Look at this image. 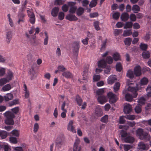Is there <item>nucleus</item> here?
I'll return each mask as SVG.
<instances>
[{"label": "nucleus", "mask_w": 151, "mask_h": 151, "mask_svg": "<svg viewBox=\"0 0 151 151\" xmlns=\"http://www.w3.org/2000/svg\"><path fill=\"white\" fill-rule=\"evenodd\" d=\"M140 88L138 86H137L136 88L133 87L132 86H129L128 88V90L131 92L132 94V95L127 93L126 94L125 98L127 101L131 102L133 98L136 97L137 95L136 91Z\"/></svg>", "instance_id": "nucleus-1"}, {"label": "nucleus", "mask_w": 151, "mask_h": 151, "mask_svg": "<svg viewBox=\"0 0 151 151\" xmlns=\"http://www.w3.org/2000/svg\"><path fill=\"white\" fill-rule=\"evenodd\" d=\"M4 115L6 118L5 121L6 124L12 125L14 124L13 119L15 116L13 113L11 111H7L4 114Z\"/></svg>", "instance_id": "nucleus-2"}, {"label": "nucleus", "mask_w": 151, "mask_h": 151, "mask_svg": "<svg viewBox=\"0 0 151 151\" xmlns=\"http://www.w3.org/2000/svg\"><path fill=\"white\" fill-rule=\"evenodd\" d=\"M137 136L141 140L145 139L146 138L149 137L147 132H144L142 129L139 128L136 131Z\"/></svg>", "instance_id": "nucleus-3"}, {"label": "nucleus", "mask_w": 151, "mask_h": 151, "mask_svg": "<svg viewBox=\"0 0 151 151\" xmlns=\"http://www.w3.org/2000/svg\"><path fill=\"white\" fill-rule=\"evenodd\" d=\"M64 136L63 135H59L57 138L55 143L57 147H60L64 145Z\"/></svg>", "instance_id": "nucleus-4"}, {"label": "nucleus", "mask_w": 151, "mask_h": 151, "mask_svg": "<svg viewBox=\"0 0 151 151\" xmlns=\"http://www.w3.org/2000/svg\"><path fill=\"white\" fill-rule=\"evenodd\" d=\"M76 4L75 2H71L68 3V5L70 7L69 11V13L74 14L76 11L77 7L75 5Z\"/></svg>", "instance_id": "nucleus-5"}, {"label": "nucleus", "mask_w": 151, "mask_h": 151, "mask_svg": "<svg viewBox=\"0 0 151 151\" xmlns=\"http://www.w3.org/2000/svg\"><path fill=\"white\" fill-rule=\"evenodd\" d=\"M107 96L109 99V101L110 103H114L118 100L116 96L111 92L107 94Z\"/></svg>", "instance_id": "nucleus-6"}, {"label": "nucleus", "mask_w": 151, "mask_h": 151, "mask_svg": "<svg viewBox=\"0 0 151 151\" xmlns=\"http://www.w3.org/2000/svg\"><path fill=\"white\" fill-rule=\"evenodd\" d=\"M74 121L73 120H70L67 125V130L73 133H76V132L75 127L73 126Z\"/></svg>", "instance_id": "nucleus-7"}, {"label": "nucleus", "mask_w": 151, "mask_h": 151, "mask_svg": "<svg viewBox=\"0 0 151 151\" xmlns=\"http://www.w3.org/2000/svg\"><path fill=\"white\" fill-rule=\"evenodd\" d=\"M12 37V32L11 30L7 32L6 34L5 40L6 42L9 44L11 40Z\"/></svg>", "instance_id": "nucleus-8"}, {"label": "nucleus", "mask_w": 151, "mask_h": 151, "mask_svg": "<svg viewBox=\"0 0 151 151\" xmlns=\"http://www.w3.org/2000/svg\"><path fill=\"white\" fill-rule=\"evenodd\" d=\"M103 114L102 109L99 107H97L95 109L94 114V117L95 118H97L101 116Z\"/></svg>", "instance_id": "nucleus-9"}, {"label": "nucleus", "mask_w": 151, "mask_h": 151, "mask_svg": "<svg viewBox=\"0 0 151 151\" xmlns=\"http://www.w3.org/2000/svg\"><path fill=\"white\" fill-rule=\"evenodd\" d=\"M79 42H74L73 45V50L74 53L75 54L76 56L78 55V51L79 48Z\"/></svg>", "instance_id": "nucleus-10"}, {"label": "nucleus", "mask_w": 151, "mask_h": 151, "mask_svg": "<svg viewBox=\"0 0 151 151\" xmlns=\"http://www.w3.org/2000/svg\"><path fill=\"white\" fill-rule=\"evenodd\" d=\"M148 148V146L142 142H140L138 144V148L141 150H146Z\"/></svg>", "instance_id": "nucleus-11"}, {"label": "nucleus", "mask_w": 151, "mask_h": 151, "mask_svg": "<svg viewBox=\"0 0 151 151\" xmlns=\"http://www.w3.org/2000/svg\"><path fill=\"white\" fill-rule=\"evenodd\" d=\"M134 75L136 76H139L141 75V68L140 66L137 65L134 68Z\"/></svg>", "instance_id": "nucleus-12"}, {"label": "nucleus", "mask_w": 151, "mask_h": 151, "mask_svg": "<svg viewBox=\"0 0 151 151\" xmlns=\"http://www.w3.org/2000/svg\"><path fill=\"white\" fill-rule=\"evenodd\" d=\"M66 19L70 21H76L78 18L73 14L70 13L67 14L65 16Z\"/></svg>", "instance_id": "nucleus-13"}, {"label": "nucleus", "mask_w": 151, "mask_h": 151, "mask_svg": "<svg viewBox=\"0 0 151 151\" xmlns=\"http://www.w3.org/2000/svg\"><path fill=\"white\" fill-rule=\"evenodd\" d=\"M132 106L129 104H125L124 108V112L126 114H128L132 110Z\"/></svg>", "instance_id": "nucleus-14"}, {"label": "nucleus", "mask_w": 151, "mask_h": 151, "mask_svg": "<svg viewBox=\"0 0 151 151\" xmlns=\"http://www.w3.org/2000/svg\"><path fill=\"white\" fill-rule=\"evenodd\" d=\"M116 80L115 75H111L109 76L107 80V83L110 85L112 84Z\"/></svg>", "instance_id": "nucleus-15"}, {"label": "nucleus", "mask_w": 151, "mask_h": 151, "mask_svg": "<svg viewBox=\"0 0 151 151\" xmlns=\"http://www.w3.org/2000/svg\"><path fill=\"white\" fill-rule=\"evenodd\" d=\"M98 66L99 68H104L106 66V63L104 59H101L98 62Z\"/></svg>", "instance_id": "nucleus-16"}, {"label": "nucleus", "mask_w": 151, "mask_h": 151, "mask_svg": "<svg viewBox=\"0 0 151 151\" xmlns=\"http://www.w3.org/2000/svg\"><path fill=\"white\" fill-rule=\"evenodd\" d=\"M13 98V95L11 93H8L4 96V99L6 101H9Z\"/></svg>", "instance_id": "nucleus-17"}, {"label": "nucleus", "mask_w": 151, "mask_h": 151, "mask_svg": "<svg viewBox=\"0 0 151 151\" xmlns=\"http://www.w3.org/2000/svg\"><path fill=\"white\" fill-rule=\"evenodd\" d=\"M80 142V139L79 138H78V137H76V139L75 140V141L74 142L73 146V151H77L78 147V145Z\"/></svg>", "instance_id": "nucleus-18"}, {"label": "nucleus", "mask_w": 151, "mask_h": 151, "mask_svg": "<svg viewBox=\"0 0 151 151\" xmlns=\"http://www.w3.org/2000/svg\"><path fill=\"white\" fill-rule=\"evenodd\" d=\"M98 102L101 104H102L107 101V99L105 96H100L98 97Z\"/></svg>", "instance_id": "nucleus-19"}, {"label": "nucleus", "mask_w": 151, "mask_h": 151, "mask_svg": "<svg viewBox=\"0 0 151 151\" xmlns=\"http://www.w3.org/2000/svg\"><path fill=\"white\" fill-rule=\"evenodd\" d=\"M134 73L133 71L130 69H129L127 71L126 74L127 77L130 78H134Z\"/></svg>", "instance_id": "nucleus-20"}, {"label": "nucleus", "mask_w": 151, "mask_h": 151, "mask_svg": "<svg viewBox=\"0 0 151 151\" xmlns=\"http://www.w3.org/2000/svg\"><path fill=\"white\" fill-rule=\"evenodd\" d=\"M0 146L1 148H4V151H10V149L6 143H0Z\"/></svg>", "instance_id": "nucleus-21"}, {"label": "nucleus", "mask_w": 151, "mask_h": 151, "mask_svg": "<svg viewBox=\"0 0 151 151\" xmlns=\"http://www.w3.org/2000/svg\"><path fill=\"white\" fill-rule=\"evenodd\" d=\"M129 18V15L126 13H124L121 15V20L123 21H127Z\"/></svg>", "instance_id": "nucleus-22"}, {"label": "nucleus", "mask_w": 151, "mask_h": 151, "mask_svg": "<svg viewBox=\"0 0 151 151\" xmlns=\"http://www.w3.org/2000/svg\"><path fill=\"white\" fill-rule=\"evenodd\" d=\"M12 87L9 84H7L2 88L1 91H6L10 90Z\"/></svg>", "instance_id": "nucleus-23"}, {"label": "nucleus", "mask_w": 151, "mask_h": 151, "mask_svg": "<svg viewBox=\"0 0 151 151\" xmlns=\"http://www.w3.org/2000/svg\"><path fill=\"white\" fill-rule=\"evenodd\" d=\"M59 9L58 7L54 8L52 10L51 14L53 17L56 16L59 11Z\"/></svg>", "instance_id": "nucleus-24"}, {"label": "nucleus", "mask_w": 151, "mask_h": 151, "mask_svg": "<svg viewBox=\"0 0 151 151\" xmlns=\"http://www.w3.org/2000/svg\"><path fill=\"white\" fill-rule=\"evenodd\" d=\"M123 140L126 142L132 143L134 141V139L132 137H128L125 138Z\"/></svg>", "instance_id": "nucleus-25"}, {"label": "nucleus", "mask_w": 151, "mask_h": 151, "mask_svg": "<svg viewBox=\"0 0 151 151\" xmlns=\"http://www.w3.org/2000/svg\"><path fill=\"white\" fill-rule=\"evenodd\" d=\"M84 9L82 7H79L76 10V14L78 16L81 15L84 13Z\"/></svg>", "instance_id": "nucleus-26"}, {"label": "nucleus", "mask_w": 151, "mask_h": 151, "mask_svg": "<svg viewBox=\"0 0 151 151\" xmlns=\"http://www.w3.org/2000/svg\"><path fill=\"white\" fill-rule=\"evenodd\" d=\"M62 75L66 78H70L72 77V74L69 71H66L62 73Z\"/></svg>", "instance_id": "nucleus-27"}, {"label": "nucleus", "mask_w": 151, "mask_h": 151, "mask_svg": "<svg viewBox=\"0 0 151 151\" xmlns=\"http://www.w3.org/2000/svg\"><path fill=\"white\" fill-rule=\"evenodd\" d=\"M142 56L144 58H149L150 56V52L148 51H144L142 53Z\"/></svg>", "instance_id": "nucleus-28"}, {"label": "nucleus", "mask_w": 151, "mask_h": 151, "mask_svg": "<svg viewBox=\"0 0 151 151\" xmlns=\"http://www.w3.org/2000/svg\"><path fill=\"white\" fill-rule=\"evenodd\" d=\"M7 134L5 131H0V137L2 139L5 138L7 137Z\"/></svg>", "instance_id": "nucleus-29"}, {"label": "nucleus", "mask_w": 151, "mask_h": 151, "mask_svg": "<svg viewBox=\"0 0 151 151\" xmlns=\"http://www.w3.org/2000/svg\"><path fill=\"white\" fill-rule=\"evenodd\" d=\"M148 83V80L147 78L144 77L140 81V84L141 86L147 85Z\"/></svg>", "instance_id": "nucleus-30"}, {"label": "nucleus", "mask_w": 151, "mask_h": 151, "mask_svg": "<svg viewBox=\"0 0 151 151\" xmlns=\"http://www.w3.org/2000/svg\"><path fill=\"white\" fill-rule=\"evenodd\" d=\"M9 82L6 78H2L0 79V86H2Z\"/></svg>", "instance_id": "nucleus-31"}, {"label": "nucleus", "mask_w": 151, "mask_h": 151, "mask_svg": "<svg viewBox=\"0 0 151 151\" xmlns=\"http://www.w3.org/2000/svg\"><path fill=\"white\" fill-rule=\"evenodd\" d=\"M29 75L31 76V79L32 80L36 77V73L33 69L30 70L29 72Z\"/></svg>", "instance_id": "nucleus-32"}, {"label": "nucleus", "mask_w": 151, "mask_h": 151, "mask_svg": "<svg viewBox=\"0 0 151 151\" xmlns=\"http://www.w3.org/2000/svg\"><path fill=\"white\" fill-rule=\"evenodd\" d=\"M11 134L16 137H19V131L14 129L11 132Z\"/></svg>", "instance_id": "nucleus-33"}, {"label": "nucleus", "mask_w": 151, "mask_h": 151, "mask_svg": "<svg viewBox=\"0 0 151 151\" xmlns=\"http://www.w3.org/2000/svg\"><path fill=\"white\" fill-rule=\"evenodd\" d=\"M24 91H25V97L26 98H28L29 95V91L27 89L26 86L25 85H24Z\"/></svg>", "instance_id": "nucleus-34"}, {"label": "nucleus", "mask_w": 151, "mask_h": 151, "mask_svg": "<svg viewBox=\"0 0 151 151\" xmlns=\"http://www.w3.org/2000/svg\"><path fill=\"white\" fill-rule=\"evenodd\" d=\"M113 57L114 60L115 61H117L120 60V56L119 54L117 52H116L113 55Z\"/></svg>", "instance_id": "nucleus-35"}, {"label": "nucleus", "mask_w": 151, "mask_h": 151, "mask_svg": "<svg viewBox=\"0 0 151 151\" xmlns=\"http://www.w3.org/2000/svg\"><path fill=\"white\" fill-rule=\"evenodd\" d=\"M132 10L135 13H137L140 10V8L137 5H134L132 7Z\"/></svg>", "instance_id": "nucleus-36"}, {"label": "nucleus", "mask_w": 151, "mask_h": 151, "mask_svg": "<svg viewBox=\"0 0 151 151\" xmlns=\"http://www.w3.org/2000/svg\"><path fill=\"white\" fill-rule=\"evenodd\" d=\"M101 121L105 123H107L108 122V116L106 115H105L101 118Z\"/></svg>", "instance_id": "nucleus-37"}, {"label": "nucleus", "mask_w": 151, "mask_h": 151, "mask_svg": "<svg viewBox=\"0 0 151 151\" xmlns=\"http://www.w3.org/2000/svg\"><path fill=\"white\" fill-rule=\"evenodd\" d=\"M7 18L8 19L9 24L11 27L14 26V23L13 22L12 19L11 18V15L10 14H9L7 15Z\"/></svg>", "instance_id": "nucleus-38"}, {"label": "nucleus", "mask_w": 151, "mask_h": 151, "mask_svg": "<svg viewBox=\"0 0 151 151\" xmlns=\"http://www.w3.org/2000/svg\"><path fill=\"white\" fill-rule=\"evenodd\" d=\"M29 21L30 23L34 24L35 22V17L34 14H32L30 16H29Z\"/></svg>", "instance_id": "nucleus-39"}, {"label": "nucleus", "mask_w": 151, "mask_h": 151, "mask_svg": "<svg viewBox=\"0 0 151 151\" xmlns=\"http://www.w3.org/2000/svg\"><path fill=\"white\" fill-rule=\"evenodd\" d=\"M19 103V100L18 99H15L10 102L9 104V105L11 106L14 105L18 104Z\"/></svg>", "instance_id": "nucleus-40"}, {"label": "nucleus", "mask_w": 151, "mask_h": 151, "mask_svg": "<svg viewBox=\"0 0 151 151\" xmlns=\"http://www.w3.org/2000/svg\"><path fill=\"white\" fill-rule=\"evenodd\" d=\"M125 44L127 45H129L132 42V39L129 37L126 38L124 41Z\"/></svg>", "instance_id": "nucleus-41"}, {"label": "nucleus", "mask_w": 151, "mask_h": 151, "mask_svg": "<svg viewBox=\"0 0 151 151\" xmlns=\"http://www.w3.org/2000/svg\"><path fill=\"white\" fill-rule=\"evenodd\" d=\"M66 0H55L54 4L56 5H60L63 4Z\"/></svg>", "instance_id": "nucleus-42"}, {"label": "nucleus", "mask_w": 151, "mask_h": 151, "mask_svg": "<svg viewBox=\"0 0 151 151\" xmlns=\"http://www.w3.org/2000/svg\"><path fill=\"white\" fill-rule=\"evenodd\" d=\"M120 86V84L118 82L116 83L114 86V92H116L117 91L119 88Z\"/></svg>", "instance_id": "nucleus-43"}, {"label": "nucleus", "mask_w": 151, "mask_h": 151, "mask_svg": "<svg viewBox=\"0 0 151 151\" xmlns=\"http://www.w3.org/2000/svg\"><path fill=\"white\" fill-rule=\"evenodd\" d=\"M9 141L10 142L13 144H16L17 142V138L13 137H11L9 138Z\"/></svg>", "instance_id": "nucleus-44"}, {"label": "nucleus", "mask_w": 151, "mask_h": 151, "mask_svg": "<svg viewBox=\"0 0 151 151\" xmlns=\"http://www.w3.org/2000/svg\"><path fill=\"white\" fill-rule=\"evenodd\" d=\"M6 70L5 68L0 67V76H3L5 74Z\"/></svg>", "instance_id": "nucleus-45"}, {"label": "nucleus", "mask_w": 151, "mask_h": 151, "mask_svg": "<svg viewBox=\"0 0 151 151\" xmlns=\"http://www.w3.org/2000/svg\"><path fill=\"white\" fill-rule=\"evenodd\" d=\"M45 38L44 40V42L43 43L45 45H47L48 44V36L47 33L46 32H45Z\"/></svg>", "instance_id": "nucleus-46"}, {"label": "nucleus", "mask_w": 151, "mask_h": 151, "mask_svg": "<svg viewBox=\"0 0 151 151\" xmlns=\"http://www.w3.org/2000/svg\"><path fill=\"white\" fill-rule=\"evenodd\" d=\"M145 100L143 97H141L138 100V102L139 105H142L145 103Z\"/></svg>", "instance_id": "nucleus-47"}, {"label": "nucleus", "mask_w": 151, "mask_h": 151, "mask_svg": "<svg viewBox=\"0 0 151 151\" xmlns=\"http://www.w3.org/2000/svg\"><path fill=\"white\" fill-rule=\"evenodd\" d=\"M116 68L117 71H121L122 68L121 64L120 63H117L116 65Z\"/></svg>", "instance_id": "nucleus-48"}, {"label": "nucleus", "mask_w": 151, "mask_h": 151, "mask_svg": "<svg viewBox=\"0 0 151 151\" xmlns=\"http://www.w3.org/2000/svg\"><path fill=\"white\" fill-rule=\"evenodd\" d=\"M76 100L78 105L81 106L82 101L81 98L78 96H76Z\"/></svg>", "instance_id": "nucleus-49"}, {"label": "nucleus", "mask_w": 151, "mask_h": 151, "mask_svg": "<svg viewBox=\"0 0 151 151\" xmlns=\"http://www.w3.org/2000/svg\"><path fill=\"white\" fill-rule=\"evenodd\" d=\"M113 60L111 56L107 57L106 59V63L109 64H111L113 63Z\"/></svg>", "instance_id": "nucleus-50"}, {"label": "nucleus", "mask_w": 151, "mask_h": 151, "mask_svg": "<svg viewBox=\"0 0 151 151\" xmlns=\"http://www.w3.org/2000/svg\"><path fill=\"white\" fill-rule=\"evenodd\" d=\"M132 23L131 22H127L126 23L124 28V29H127L131 28L132 27Z\"/></svg>", "instance_id": "nucleus-51"}, {"label": "nucleus", "mask_w": 151, "mask_h": 151, "mask_svg": "<svg viewBox=\"0 0 151 151\" xmlns=\"http://www.w3.org/2000/svg\"><path fill=\"white\" fill-rule=\"evenodd\" d=\"M13 73L10 70H9L8 73L7 78L9 81L12 79V78L13 77Z\"/></svg>", "instance_id": "nucleus-52"}, {"label": "nucleus", "mask_w": 151, "mask_h": 151, "mask_svg": "<svg viewBox=\"0 0 151 151\" xmlns=\"http://www.w3.org/2000/svg\"><path fill=\"white\" fill-rule=\"evenodd\" d=\"M132 32L131 30H125L124 31L123 35L124 36H128L131 35Z\"/></svg>", "instance_id": "nucleus-53"}, {"label": "nucleus", "mask_w": 151, "mask_h": 151, "mask_svg": "<svg viewBox=\"0 0 151 151\" xmlns=\"http://www.w3.org/2000/svg\"><path fill=\"white\" fill-rule=\"evenodd\" d=\"M39 129V125L37 123L34 124L33 126V131L35 133H36Z\"/></svg>", "instance_id": "nucleus-54"}, {"label": "nucleus", "mask_w": 151, "mask_h": 151, "mask_svg": "<svg viewBox=\"0 0 151 151\" xmlns=\"http://www.w3.org/2000/svg\"><path fill=\"white\" fill-rule=\"evenodd\" d=\"M93 25L95 28V29L97 31L99 30L100 29V28L99 26V22L98 21H96L94 22Z\"/></svg>", "instance_id": "nucleus-55"}, {"label": "nucleus", "mask_w": 151, "mask_h": 151, "mask_svg": "<svg viewBox=\"0 0 151 151\" xmlns=\"http://www.w3.org/2000/svg\"><path fill=\"white\" fill-rule=\"evenodd\" d=\"M147 96L148 97L151 96V86H148L146 89Z\"/></svg>", "instance_id": "nucleus-56"}, {"label": "nucleus", "mask_w": 151, "mask_h": 151, "mask_svg": "<svg viewBox=\"0 0 151 151\" xmlns=\"http://www.w3.org/2000/svg\"><path fill=\"white\" fill-rule=\"evenodd\" d=\"M104 92V88L99 89L96 91V94L98 95H101Z\"/></svg>", "instance_id": "nucleus-57"}, {"label": "nucleus", "mask_w": 151, "mask_h": 151, "mask_svg": "<svg viewBox=\"0 0 151 151\" xmlns=\"http://www.w3.org/2000/svg\"><path fill=\"white\" fill-rule=\"evenodd\" d=\"M122 32V30L121 29H115L114 30V33L115 36H117Z\"/></svg>", "instance_id": "nucleus-58"}, {"label": "nucleus", "mask_w": 151, "mask_h": 151, "mask_svg": "<svg viewBox=\"0 0 151 151\" xmlns=\"http://www.w3.org/2000/svg\"><path fill=\"white\" fill-rule=\"evenodd\" d=\"M120 134L121 135L122 139L123 140L124 139V137L127 136V134L125 131L122 130L121 131Z\"/></svg>", "instance_id": "nucleus-59"}, {"label": "nucleus", "mask_w": 151, "mask_h": 151, "mask_svg": "<svg viewBox=\"0 0 151 151\" xmlns=\"http://www.w3.org/2000/svg\"><path fill=\"white\" fill-rule=\"evenodd\" d=\"M139 105H137L134 109L135 112L137 113H139L141 111V109Z\"/></svg>", "instance_id": "nucleus-60"}, {"label": "nucleus", "mask_w": 151, "mask_h": 151, "mask_svg": "<svg viewBox=\"0 0 151 151\" xmlns=\"http://www.w3.org/2000/svg\"><path fill=\"white\" fill-rule=\"evenodd\" d=\"M125 118L128 119L132 120L135 118V116L134 115H129L125 116Z\"/></svg>", "instance_id": "nucleus-61"}, {"label": "nucleus", "mask_w": 151, "mask_h": 151, "mask_svg": "<svg viewBox=\"0 0 151 151\" xmlns=\"http://www.w3.org/2000/svg\"><path fill=\"white\" fill-rule=\"evenodd\" d=\"M124 148L125 151H128L132 148V146L129 145H124Z\"/></svg>", "instance_id": "nucleus-62"}, {"label": "nucleus", "mask_w": 151, "mask_h": 151, "mask_svg": "<svg viewBox=\"0 0 151 151\" xmlns=\"http://www.w3.org/2000/svg\"><path fill=\"white\" fill-rule=\"evenodd\" d=\"M97 4L96 0H93L90 2L89 6L91 7H93L95 6Z\"/></svg>", "instance_id": "nucleus-63"}, {"label": "nucleus", "mask_w": 151, "mask_h": 151, "mask_svg": "<svg viewBox=\"0 0 151 151\" xmlns=\"http://www.w3.org/2000/svg\"><path fill=\"white\" fill-rule=\"evenodd\" d=\"M120 14L118 12H116L113 14L112 15L113 19H117L119 18Z\"/></svg>", "instance_id": "nucleus-64"}]
</instances>
